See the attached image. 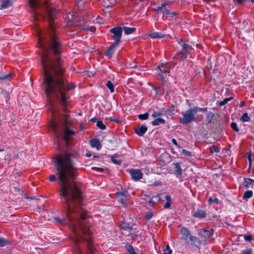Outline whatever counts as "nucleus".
I'll return each instance as SVG.
<instances>
[{
	"instance_id": "43",
	"label": "nucleus",
	"mask_w": 254,
	"mask_h": 254,
	"mask_svg": "<svg viewBox=\"0 0 254 254\" xmlns=\"http://www.w3.org/2000/svg\"><path fill=\"white\" fill-rule=\"evenodd\" d=\"M231 128L237 133L240 132V129L238 127L237 124L236 122H232L231 124Z\"/></svg>"
},
{
	"instance_id": "49",
	"label": "nucleus",
	"mask_w": 254,
	"mask_h": 254,
	"mask_svg": "<svg viewBox=\"0 0 254 254\" xmlns=\"http://www.w3.org/2000/svg\"><path fill=\"white\" fill-rule=\"evenodd\" d=\"M247 155H248L247 158H248V159L249 161V167L251 168V166H252V151H249L247 153Z\"/></svg>"
},
{
	"instance_id": "5",
	"label": "nucleus",
	"mask_w": 254,
	"mask_h": 254,
	"mask_svg": "<svg viewBox=\"0 0 254 254\" xmlns=\"http://www.w3.org/2000/svg\"><path fill=\"white\" fill-rule=\"evenodd\" d=\"M180 233L182 235V238L185 242H187L188 240L191 242V245H194L197 248H199L201 246V241L197 237L191 235L190 232L187 228L182 227L180 230Z\"/></svg>"
},
{
	"instance_id": "39",
	"label": "nucleus",
	"mask_w": 254,
	"mask_h": 254,
	"mask_svg": "<svg viewBox=\"0 0 254 254\" xmlns=\"http://www.w3.org/2000/svg\"><path fill=\"white\" fill-rule=\"evenodd\" d=\"M149 114L148 113H145L143 114H139L137 115L138 118L141 121L146 120L148 118Z\"/></svg>"
},
{
	"instance_id": "31",
	"label": "nucleus",
	"mask_w": 254,
	"mask_h": 254,
	"mask_svg": "<svg viewBox=\"0 0 254 254\" xmlns=\"http://www.w3.org/2000/svg\"><path fill=\"white\" fill-rule=\"evenodd\" d=\"M11 78V73H8L6 74L4 73L0 74V80L9 81Z\"/></svg>"
},
{
	"instance_id": "62",
	"label": "nucleus",
	"mask_w": 254,
	"mask_h": 254,
	"mask_svg": "<svg viewBox=\"0 0 254 254\" xmlns=\"http://www.w3.org/2000/svg\"><path fill=\"white\" fill-rule=\"evenodd\" d=\"M109 120L110 121H112V122H115V123H118L119 122V120L117 119H114L112 117H110L109 118Z\"/></svg>"
},
{
	"instance_id": "51",
	"label": "nucleus",
	"mask_w": 254,
	"mask_h": 254,
	"mask_svg": "<svg viewBox=\"0 0 254 254\" xmlns=\"http://www.w3.org/2000/svg\"><path fill=\"white\" fill-rule=\"evenodd\" d=\"M153 216V213L152 211H147L145 215V219L146 220H149L151 219Z\"/></svg>"
},
{
	"instance_id": "11",
	"label": "nucleus",
	"mask_w": 254,
	"mask_h": 254,
	"mask_svg": "<svg viewBox=\"0 0 254 254\" xmlns=\"http://www.w3.org/2000/svg\"><path fill=\"white\" fill-rule=\"evenodd\" d=\"M29 5L33 10L34 15L35 19H38V12L35 11V9L40 8L41 6V3L39 0H29Z\"/></svg>"
},
{
	"instance_id": "10",
	"label": "nucleus",
	"mask_w": 254,
	"mask_h": 254,
	"mask_svg": "<svg viewBox=\"0 0 254 254\" xmlns=\"http://www.w3.org/2000/svg\"><path fill=\"white\" fill-rule=\"evenodd\" d=\"M127 191L125 192H117L116 193V197L118 201H119L123 207L127 206V200L128 198Z\"/></svg>"
},
{
	"instance_id": "17",
	"label": "nucleus",
	"mask_w": 254,
	"mask_h": 254,
	"mask_svg": "<svg viewBox=\"0 0 254 254\" xmlns=\"http://www.w3.org/2000/svg\"><path fill=\"white\" fill-rule=\"evenodd\" d=\"M198 233L200 236L204 239H208L213 236V233L210 231L205 229H200Z\"/></svg>"
},
{
	"instance_id": "28",
	"label": "nucleus",
	"mask_w": 254,
	"mask_h": 254,
	"mask_svg": "<svg viewBox=\"0 0 254 254\" xmlns=\"http://www.w3.org/2000/svg\"><path fill=\"white\" fill-rule=\"evenodd\" d=\"M149 36L151 38H163L165 35L160 32H153L149 34Z\"/></svg>"
},
{
	"instance_id": "1",
	"label": "nucleus",
	"mask_w": 254,
	"mask_h": 254,
	"mask_svg": "<svg viewBox=\"0 0 254 254\" xmlns=\"http://www.w3.org/2000/svg\"><path fill=\"white\" fill-rule=\"evenodd\" d=\"M53 163L60 181L61 190L59 195L64 205L67 216L66 219H63L55 217V220L60 224H64L67 221H73L74 217L72 215L75 214L80 216L82 221H85L87 215L86 212L81 207L82 195L81 189L76 183L69 182L70 180H74L78 175V168L72 158V154L67 152L60 154L54 159ZM84 223L80 222L79 229L84 235L90 237L92 233L90 228Z\"/></svg>"
},
{
	"instance_id": "46",
	"label": "nucleus",
	"mask_w": 254,
	"mask_h": 254,
	"mask_svg": "<svg viewBox=\"0 0 254 254\" xmlns=\"http://www.w3.org/2000/svg\"><path fill=\"white\" fill-rule=\"evenodd\" d=\"M84 2L82 0H78L76 1V6L80 10H81L82 6L83 5Z\"/></svg>"
},
{
	"instance_id": "4",
	"label": "nucleus",
	"mask_w": 254,
	"mask_h": 254,
	"mask_svg": "<svg viewBox=\"0 0 254 254\" xmlns=\"http://www.w3.org/2000/svg\"><path fill=\"white\" fill-rule=\"evenodd\" d=\"M176 63L173 62L161 63L157 66V75L158 79L164 84L167 81V77L169 76L170 71L172 67H174Z\"/></svg>"
},
{
	"instance_id": "37",
	"label": "nucleus",
	"mask_w": 254,
	"mask_h": 254,
	"mask_svg": "<svg viewBox=\"0 0 254 254\" xmlns=\"http://www.w3.org/2000/svg\"><path fill=\"white\" fill-rule=\"evenodd\" d=\"M106 85L109 88L111 93H113L114 92V85L110 80H108L107 81Z\"/></svg>"
},
{
	"instance_id": "56",
	"label": "nucleus",
	"mask_w": 254,
	"mask_h": 254,
	"mask_svg": "<svg viewBox=\"0 0 254 254\" xmlns=\"http://www.w3.org/2000/svg\"><path fill=\"white\" fill-rule=\"evenodd\" d=\"M245 240L246 241L250 242L252 241L253 238L251 235H245L244 237Z\"/></svg>"
},
{
	"instance_id": "12",
	"label": "nucleus",
	"mask_w": 254,
	"mask_h": 254,
	"mask_svg": "<svg viewBox=\"0 0 254 254\" xmlns=\"http://www.w3.org/2000/svg\"><path fill=\"white\" fill-rule=\"evenodd\" d=\"M129 172L132 179L134 181H138L142 178L143 174L139 169H131Z\"/></svg>"
},
{
	"instance_id": "61",
	"label": "nucleus",
	"mask_w": 254,
	"mask_h": 254,
	"mask_svg": "<svg viewBox=\"0 0 254 254\" xmlns=\"http://www.w3.org/2000/svg\"><path fill=\"white\" fill-rule=\"evenodd\" d=\"M172 143H173L175 145L177 146V147H178L181 148V147H180L179 145H178V143H177V140H176L175 138H173V139H172Z\"/></svg>"
},
{
	"instance_id": "38",
	"label": "nucleus",
	"mask_w": 254,
	"mask_h": 254,
	"mask_svg": "<svg viewBox=\"0 0 254 254\" xmlns=\"http://www.w3.org/2000/svg\"><path fill=\"white\" fill-rule=\"evenodd\" d=\"M169 4L168 2H163L161 4L160 6L156 7L154 9V11H161L163 10V8H164L166 5H168Z\"/></svg>"
},
{
	"instance_id": "47",
	"label": "nucleus",
	"mask_w": 254,
	"mask_h": 254,
	"mask_svg": "<svg viewBox=\"0 0 254 254\" xmlns=\"http://www.w3.org/2000/svg\"><path fill=\"white\" fill-rule=\"evenodd\" d=\"M232 99V97L226 98L224 99L223 101H221V102H220V103H219V105L220 106H223L225 105V104H226L229 101H230Z\"/></svg>"
},
{
	"instance_id": "52",
	"label": "nucleus",
	"mask_w": 254,
	"mask_h": 254,
	"mask_svg": "<svg viewBox=\"0 0 254 254\" xmlns=\"http://www.w3.org/2000/svg\"><path fill=\"white\" fill-rule=\"evenodd\" d=\"M194 108H195V111H196V114L198 112H207V108L206 107V108H200V107H194Z\"/></svg>"
},
{
	"instance_id": "7",
	"label": "nucleus",
	"mask_w": 254,
	"mask_h": 254,
	"mask_svg": "<svg viewBox=\"0 0 254 254\" xmlns=\"http://www.w3.org/2000/svg\"><path fill=\"white\" fill-rule=\"evenodd\" d=\"M80 242H84L86 244V247L88 250L86 254H95V249L92 244L90 238H85L82 237L77 236L75 239V244L77 247H78V244Z\"/></svg>"
},
{
	"instance_id": "14",
	"label": "nucleus",
	"mask_w": 254,
	"mask_h": 254,
	"mask_svg": "<svg viewBox=\"0 0 254 254\" xmlns=\"http://www.w3.org/2000/svg\"><path fill=\"white\" fill-rule=\"evenodd\" d=\"M64 133L63 139L65 141H68L70 139L71 136L75 135L76 132L74 130L70 129V128H67L64 129Z\"/></svg>"
},
{
	"instance_id": "57",
	"label": "nucleus",
	"mask_w": 254,
	"mask_h": 254,
	"mask_svg": "<svg viewBox=\"0 0 254 254\" xmlns=\"http://www.w3.org/2000/svg\"><path fill=\"white\" fill-rule=\"evenodd\" d=\"M209 116H211V119H210L209 121H208L207 122V125L211 123L212 122V119H213V118L214 117V113H212V112H210L208 115V117Z\"/></svg>"
},
{
	"instance_id": "36",
	"label": "nucleus",
	"mask_w": 254,
	"mask_h": 254,
	"mask_svg": "<svg viewBox=\"0 0 254 254\" xmlns=\"http://www.w3.org/2000/svg\"><path fill=\"white\" fill-rule=\"evenodd\" d=\"M118 157L119 155L118 154H115L112 155L111 157L112 161L117 165H120L121 164V161L117 159V158Z\"/></svg>"
},
{
	"instance_id": "55",
	"label": "nucleus",
	"mask_w": 254,
	"mask_h": 254,
	"mask_svg": "<svg viewBox=\"0 0 254 254\" xmlns=\"http://www.w3.org/2000/svg\"><path fill=\"white\" fill-rule=\"evenodd\" d=\"M252 250L251 249H247L242 251V254H252Z\"/></svg>"
},
{
	"instance_id": "64",
	"label": "nucleus",
	"mask_w": 254,
	"mask_h": 254,
	"mask_svg": "<svg viewBox=\"0 0 254 254\" xmlns=\"http://www.w3.org/2000/svg\"><path fill=\"white\" fill-rule=\"evenodd\" d=\"M89 121L92 123L97 122V118H96L95 117L92 118L91 119H90Z\"/></svg>"
},
{
	"instance_id": "19",
	"label": "nucleus",
	"mask_w": 254,
	"mask_h": 254,
	"mask_svg": "<svg viewBox=\"0 0 254 254\" xmlns=\"http://www.w3.org/2000/svg\"><path fill=\"white\" fill-rule=\"evenodd\" d=\"M192 216L197 218H204L206 216V212L204 210L197 209L193 214Z\"/></svg>"
},
{
	"instance_id": "23",
	"label": "nucleus",
	"mask_w": 254,
	"mask_h": 254,
	"mask_svg": "<svg viewBox=\"0 0 254 254\" xmlns=\"http://www.w3.org/2000/svg\"><path fill=\"white\" fill-rule=\"evenodd\" d=\"M254 185V180L251 178H245L244 181L243 183V186L247 189L249 188L251 186L253 187V186Z\"/></svg>"
},
{
	"instance_id": "53",
	"label": "nucleus",
	"mask_w": 254,
	"mask_h": 254,
	"mask_svg": "<svg viewBox=\"0 0 254 254\" xmlns=\"http://www.w3.org/2000/svg\"><path fill=\"white\" fill-rule=\"evenodd\" d=\"M85 29L86 30H89L92 32H95V31H96V28L94 26H87L85 28Z\"/></svg>"
},
{
	"instance_id": "8",
	"label": "nucleus",
	"mask_w": 254,
	"mask_h": 254,
	"mask_svg": "<svg viewBox=\"0 0 254 254\" xmlns=\"http://www.w3.org/2000/svg\"><path fill=\"white\" fill-rule=\"evenodd\" d=\"M44 6L45 10L48 14L49 26L50 27V29H55L54 27V16L56 15L57 11L55 8L50 7L48 5L47 1H45L44 2Z\"/></svg>"
},
{
	"instance_id": "59",
	"label": "nucleus",
	"mask_w": 254,
	"mask_h": 254,
	"mask_svg": "<svg viewBox=\"0 0 254 254\" xmlns=\"http://www.w3.org/2000/svg\"><path fill=\"white\" fill-rule=\"evenodd\" d=\"M49 181L54 182L56 180V178L54 175H50L49 178Z\"/></svg>"
},
{
	"instance_id": "13",
	"label": "nucleus",
	"mask_w": 254,
	"mask_h": 254,
	"mask_svg": "<svg viewBox=\"0 0 254 254\" xmlns=\"http://www.w3.org/2000/svg\"><path fill=\"white\" fill-rule=\"evenodd\" d=\"M175 39L178 43L182 46V50L185 51L186 52H190V51L193 49L190 45L184 43L182 38H175Z\"/></svg>"
},
{
	"instance_id": "42",
	"label": "nucleus",
	"mask_w": 254,
	"mask_h": 254,
	"mask_svg": "<svg viewBox=\"0 0 254 254\" xmlns=\"http://www.w3.org/2000/svg\"><path fill=\"white\" fill-rule=\"evenodd\" d=\"M8 244V241L4 238L0 237V247H3L6 246Z\"/></svg>"
},
{
	"instance_id": "9",
	"label": "nucleus",
	"mask_w": 254,
	"mask_h": 254,
	"mask_svg": "<svg viewBox=\"0 0 254 254\" xmlns=\"http://www.w3.org/2000/svg\"><path fill=\"white\" fill-rule=\"evenodd\" d=\"M110 31L113 34L112 38L115 40L114 43L119 45L121 42V39L123 32L122 28L120 26H116L110 29Z\"/></svg>"
},
{
	"instance_id": "20",
	"label": "nucleus",
	"mask_w": 254,
	"mask_h": 254,
	"mask_svg": "<svg viewBox=\"0 0 254 254\" xmlns=\"http://www.w3.org/2000/svg\"><path fill=\"white\" fill-rule=\"evenodd\" d=\"M89 143L91 147L96 148L98 150H100L102 148V144L99 140L96 138L90 139Z\"/></svg>"
},
{
	"instance_id": "60",
	"label": "nucleus",
	"mask_w": 254,
	"mask_h": 254,
	"mask_svg": "<svg viewBox=\"0 0 254 254\" xmlns=\"http://www.w3.org/2000/svg\"><path fill=\"white\" fill-rule=\"evenodd\" d=\"M52 128L56 130L57 129V125L55 122H54L51 125Z\"/></svg>"
},
{
	"instance_id": "24",
	"label": "nucleus",
	"mask_w": 254,
	"mask_h": 254,
	"mask_svg": "<svg viewBox=\"0 0 254 254\" xmlns=\"http://www.w3.org/2000/svg\"><path fill=\"white\" fill-rule=\"evenodd\" d=\"M116 0H103L102 4L103 6L106 8H111L115 2Z\"/></svg>"
},
{
	"instance_id": "30",
	"label": "nucleus",
	"mask_w": 254,
	"mask_h": 254,
	"mask_svg": "<svg viewBox=\"0 0 254 254\" xmlns=\"http://www.w3.org/2000/svg\"><path fill=\"white\" fill-rule=\"evenodd\" d=\"M253 195V191L252 190H247L245 192L243 198L244 200H248L251 198Z\"/></svg>"
},
{
	"instance_id": "21",
	"label": "nucleus",
	"mask_w": 254,
	"mask_h": 254,
	"mask_svg": "<svg viewBox=\"0 0 254 254\" xmlns=\"http://www.w3.org/2000/svg\"><path fill=\"white\" fill-rule=\"evenodd\" d=\"M147 131V127L144 125H142L140 127L134 129V131L139 136H143V135Z\"/></svg>"
},
{
	"instance_id": "58",
	"label": "nucleus",
	"mask_w": 254,
	"mask_h": 254,
	"mask_svg": "<svg viewBox=\"0 0 254 254\" xmlns=\"http://www.w3.org/2000/svg\"><path fill=\"white\" fill-rule=\"evenodd\" d=\"M92 169L93 170L97 171L99 172H103L104 171V169L102 168L92 167Z\"/></svg>"
},
{
	"instance_id": "16",
	"label": "nucleus",
	"mask_w": 254,
	"mask_h": 254,
	"mask_svg": "<svg viewBox=\"0 0 254 254\" xmlns=\"http://www.w3.org/2000/svg\"><path fill=\"white\" fill-rule=\"evenodd\" d=\"M189 53V52H186L185 51L181 50L180 52L177 53L173 59L181 62L187 58Z\"/></svg>"
},
{
	"instance_id": "40",
	"label": "nucleus",
	"mask_w": 254,
	"mask_h": 254,
	"mask_svg": "<svg viewBox=\"0 0 254 254\" xmlns=\"http://www.w3.org/2000/svg\"><path fill=\"white\" fill-rule=\"evenodd\" d=\"M208 202L209 204H211L212 203H214L216 204H218L220 203V201L218 198H213L212 197H210L208 198Z\"/></svg>"
},
{
	"instance_id": "48",
	"label": "nucleus",
	"mask_w": 254,
	"mask_h": 254,
	"mask_svg": "<svg viewBox=\"0 0 254 254\" xmlns=\"http://www.w3.org/2000/svg\"><path fill=\"white\" fill-rule=\"evenodd\" d=\"M64 113L63 114H61V116L60 117V120H62V119L63 120H66V119H68L70 116L67 113V112H68V110L67 109V111L66 112L63 111Z\"/></svg>"
},
{
	"instance_id": "54",
	"label": "nucleus",
	"mask_w": 254,
	"mask_h": 254,
	"mask_svg": "<svg viewBox=\"0 0 254 254\" xmlns=\"http://www.w3.org/2000/svg\"><path fill=\"white\" fill-rule=\"evenodd\" d=\"M182 153L186 156L190 157L192 156V154L190 151H187V150L183 149L182 150Z\"/></svg>"
},
{
	"instance_id": "3",
	"label": "nucleus",
	"mask_w": 254,
	"mask_h": 254,
	"mask_svg": "<svg viewBox=\"0 0 254 254\" xmlns=\"http://www.w3.org/2000/svg\"><path fill=\"white\" fill-rule=\"evenodd\" d=\"M47 37L38 35V41L39 48L42 49L41 64L43 74L46 71L63 67L61 54L63 45L60 38L57 35L55 29H49Z\"/></svg>"
},
{
	"instance_id": "25",
	"label": "nucleus",
	"mask_w": 254,
	"mask_h": 254,
	"mask_svg": "<svg viewBox=\"0 0 254 254\" xmlns=\"http://www.w3.org/2000/svg\"><path fill=\"white\" fill-rule=\"evenodd\" d=\"M124 34L125 35H129L136 31V28L133 27H129L127 26H124L123 29Z\"/></svg>"
},
{
	"instance_id": "27",
	"label": "nucleus",
	"mask_w": 254,
	"mask_h": 254,
	"mask_svg": "<svg viewBox=\"0 0 254 254\" xmlns=\"http://www.w3.org/2000/svg\"><path fill=\"white\" fill-rule=\"evenodd\" d=\"M165 123L166 122L165 120L158 118L153 120L151 122V124L153 126H156L159 125L160 124H165Z\"/></svg>"
},
{
	"instance_id": "45",
	"label": "nucleus",
	"mask_w": 254,
	"mask_h": 254,
	"mask_svg": "<svg viewBox=\"0 0 254 254\" xmlns=\"http://www.w3.org/2000/svg\"><path fill=\"white\" fill-rule=\"evenodd\" d=\"M96 126L100 129L102 130H104L106 129V126L104 125L101 121H99L97 122Z\"/></svg>"
},
{
	"instance_id": "2",
	"label": "nucleus",
	"mask_w": 254,
	"mask_h": 254,
	"mask_svg": "<svg viewBox=\"0 0 254 254\" xmlns=\"http://www.w3.org/2000/svg\"><path fill=\"white\" fill-rule=\"evenodd\" d=\"M65 71L64 67L46 71L44 74L43 85L45 86V94L49 99L51 95L55 96L62 107V110L66 112L67 105L69 103L70 97L68 91L74 89L75 85L71 82L66 85L67 81L64 76Z\"/></svg>"
},
{
	"instance_id": "15",
	"label": "nucleus",
	"mask_w": 254,
	"mask_h": 254,
	"mask_svg": "<svg viewBox=\"0 0 254 254\" xmlns=\"http://www.w3.org/2000/svg\"><path fill=\"white\" fill-rule=\"evenodd\" d=\"M174 172L176 177H180L182 175L183 170L181 167V163H174L172 164Z\"/></svg>"
},
{
	"instance_id": "44",
	"label": "nucleus",
	"mask_w": 254,
	"mask_h": 254,
	"mask_svg": "<svg viewBox=\"0 0 254 254\" xmlns=\"http://www.w3.org/2000/svg\"><path fill=\"white\" fill-rule=\"evenodd\" d=\"M163 115V113L161 111H157L155 110H153V113L152 114V117L154 118L160 117Z\"/></svg>"
},
{
	"instance_id": "18",
	"label": "nucleus",
	"mask_w": 254,
	"mask_h": 254,
	"mask_svg": "<svg viewBox=\"0 0 254 254\" xmlns=\"http://www.w3.org/2000/svg\"><path fill=\"white\" fill-rule=\"evenodd\" d=\"M119 44L113 43L112 45L107 49L106 51V55L109 58H111L115 53V49L118 47Z\"/></svg>"
},
{
	"instance_id": "50",
	"label": "nucleus",
	"mask_w": 254,
	"mask_h": 254,
	"mask_svg": "<svg viewBox=\"0 0 254 254\" xmlns=\"http://www.w3.org/2000/svg\"><path fill=\"white\" fill-rule=\"evenodd\" d=\"M163 252V254H171L172 252V250L170 249L169 245L166 246Z\"/></svg>"
},
{
	"instance_id": "63",
	"label": "nucleus",
	"mask_w": 254,
	"mask_h": 254,
	"mask_svg": "<svg viewBox=\"0 0 254 254\" xmlns=\"http://www.w3.org/2000/svg\"><path fill=\"white\" fill-rule=\"evenodd\" d=\"M154 201H153L152 200H150L148 202V204L149 206H153V205H154Z\"/></svg>"
},
{
	"instance_id": "33",
	"label": "nucleus",
	"mask_w": 254,
	"mask_h": 254,
	"mask_svg": "<svg viewBox=\"0 0 254 254\" xmlns=\"http://www.w3.org/2000/svg\"><path fill=\"white\" fill-rule=\"evenodd\" d=\"M251 120L250 117L249 116L247 113H244L240 118V121L243 122H248Z\"/></svg>"
},
{
	"instance_id": "6",
	"label": "nucleus",
	"mask_w": 254,
	"mask_h": 254,
	"mask_svg": "<svg viewBox=\"0 0 254 254\" xmlns=\"http://www.w3.org/2000/svg\"><path fill=\"white\" fill-rule=\"evenodd\" d=\"M196 112L194 107L191 108L182 113V118L180 120V123L183 125L188 124L194 122Z\"/></svg>"
},
{
	"instance_id": "34",
	"label": "nucleus",
	"mask_w": 254,
	"mask_h": 254,
	"mask_svg": "<svg viewBox=\"0 0 254 254\" xmlns=\"http://www.w3.org/2000/svg\"><path fill=\"white\" fill-rule=\"evenodd\" d=\"M125 248L127 251L128 254H137L135 252L134 249L131 245H127L125 246Z\"/></svg>"
},
{
	"instance_id": "41",
	"label": "nucleus",
	"mask_w": 254,
	"mask_h": 254,
	"mask_svg": "<svg viewBox=\"0 0 254 254\" xmlns=\"http://www.w3.org/2000/svg\"><path fill=\"white\" fill-rule=\"evenodd\" d=\"M62 126L64 127V129L69 128V123L68 119L61 120Z\"/></svg>"
},
{
	"instance_id": "22",
	"label": "nucleus",
	"mask_w": 254,
	"mask_h": 254,
	"mask_svg": "<svg viewBox=\"0 0 254 254\" xmlns=\"http://www.w3.org/2000/svg\"><path fill=\"white\" fill-rule=\"evenodd\" d=\"M122 229L130 232L132 230V225L130 223H127L125 221H123L121 224Z\"/></svg>"
},
{
	"instance_id": "26",
	"label": "nucleus",
	"mask_w": 254,
	"mask_h": 254,
	"mask_svg": "<svg viewBox=\"0 0 254 254\" xmlns=\"http://www.w3.org/2000/svg\"><path fill=\"white\" fill-rule=\"evenodd\" d=\"M165 198L166 200V202L164 205L163 207L165 209H168L171 207V204L172 203V198L169 195H166L165 196Z\"/></svg>"
},
{
	"instance_id": "29",
	"label": "nucleus",
	"mask_w": 254,
	"mask_h": 254,
	"mask_svg": "<svg viewBox=\"0 0 254 254\" xmlns=\"http://www.w3.org/2000/svg\"><path fill=\"white\" fill-rule=\"evenodd\" d=\"M10 0H3L1 1V3L0 5V8L1 9H4L8 7H9L11 3Z\"/></svg>"
},
{
	"instance_id": "32",
	"label": "nucleus",
	"mask_w": 254,
	"mask_h": 254,
	"mask_svg": "<svg viewBox=\"0 0 254 254\" xmlns=\"http://www.w3.org/2000/svg\"><path fill=\"white\" fill-rule=\"evenodd\" d=\"M163 13L164 15H166L167 17H170V18H171L173 16L177 15V13H176L175 12H171L169 10L166 9H164L163 10Z\"/></svg>"
},
{
	"instance_id": "35",
	"label": "nucleus",
	"mask_w": 254,
	"mask_h": 254,
	"mask_svg": "<svg viewBox=\"0 0 254 254\" xmlns=\"http://www.w3.org/2000/svg\"><path fill=\"white\" fill-rule=\"evenodd\" d=\"M210 151L211 153H219L220 151V148L215 145H212L209 148Z\"/></svg>"
}]
</instances>
